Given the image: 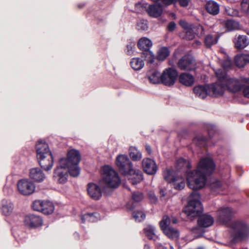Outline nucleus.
Instances as JSON below:
<instances>
[{
  "mask_svg": "<svg viewBox=\"0 0 249 249\" xmlns=\"http://www.w3.org/2000/svg\"><path fill=\"white\" fill-rule=\"evenodd\" d=\"M39 165L44 170L49 171L53 166V160L51 153H46V155L41 157L37 158Z\"/></svg>",
  "mask_w": 249,
  "mask_h": 249,
  "instance_id": "nucleus-16",
  "label": "nucleus"
},
{
  "mask_svg": "<svg viewBox=\"0 0 249 249\" xmlns=\"http://www.w3.org/2000/svg\"><path fill=\"white\" fill-rule=\"evenodd\" d=\"M132 217L137 222H141L145 218V214L142 211H134L132 213Z\"/></svg>",
  "mask_w": 249,
  "mask_h": 249,
  "instance_id": "nucleus-42",
  "label": "nucleus"
},
{
  "mask_svg": "<svg viewBox=\"0 0 249 249\" xmlns=\"http://www.w3.org/2000/svg\"><path fill=\"white\" fill-rule=\"evenodd\" d=\"M148 197L152 203H156L157 199L155 194L153 193H150L148 194Z\"/></svg>",
  "mask_w": 249,
  "mask_h": 249,
  "instance_id": "nucleus-55",
  "label": "nucleus"
},
{
  "mask_svg": "<svg viewBox=\"0 0 249 249\" xmlns=\"http://www.w3.org/2000/svg\"><path fill=\"white\" fill-rule=\"evenodd\" d=\"M30 177L37 182H41L45 178V175L39 168H33L30 170Z\"/></svg>",
  "mask_w": 249,
  "mask_h": 249,
  "instance_id": "nucleus-26",
  "label": "nucleus"
},
{
  "mask_svg": "<svg viewBox=\"0 0 249 249\" xmlns=\"http://www.w3.org/2000/svg\"><path fill=\"white\" fill-rule=\"evenodd\" d=\"M178 170L186 168L187 181L189 187L194 190L203 188L206 183L207 176L213 173L215 165L213 160L209 158L200 159L196 170L189 171L191 168L190 162L183 158H179L176 162Z\"/></svg>",
  "mask_w": 249,
  "mask_h": 249,
  "instance_id": "nucleus-1",
  "label": "nucleus"
},
{
  "mask_svg": "<svg viewBox=\"0 0 249 249\" xmlns=\"http://www.w3.org/2000/svg\"><path fill=\"white\" fill-rule=\"evenodd\" d=\"M44 201L41 200H36L35 201L32 205L33 209L36 211L41 212V210H42V205L43 204Z\"/></svg>",
  "mask_w": 249,
  "mask_h": 249,
  "instance_id": "nucleus-47",
  "label": "nucleus"
},
{
  "mask_svg": "<svg viewBox=\"0 0 249 249\" xmlns=\"http://www.w3.org/2000/svg\"><path fill=\"white\" fill-rule=\"evenodd\" d=\"M221 187V182L217 179L213 180L211 183V188L213 192H216L217 190L220 189Z\"/></svg>",
  "mask_w": 249,
  "mask_h": 249,
  "instance_id": "nucleus-46",
  "label": "nucleus"
},
{
  "mask_svg": "<svg viewBox=\"0 0 249 249\" xmlns=\"http://www.w3.org/2000/svg\"><path fill=\"white\" fill-rule=\"evenodd\" d=\"M233 211L230 207H222L216 212L217 220L221 224L227 225L231 220Z\"/></svg>",
  "mask_w": 249,
  "mask_h": 249,
  "instance_id": "nucleus-13",
  "label": "nucleus"
},
{
  "mask_svg": "<svg viewBox=\"0 0 249 249\" xmlns=\"http://www.w3.org/2000/svg\"><path fill=\"white\" fill-rule=\"evenodd\" d=\"M206 9L210 14L216 15L219 13V5L214 1H209L206 4Z\"/></svg>",
  "mask_w": 249,
  "mask_h": 249,
  "instance_id": "nucleus-31",
  "label": "nucleus"
},
{
  "mask_svg": "<svg viewBox=\"0 0 249 249\" xmlns=\"http://www.w3.org/2000/svg\"><path fill=\"white\" fill-rule=\"evenodd\" d=\"M143 171L148 175L156 173L157 167L154 160L149 158L144 159L142 161Z\"/></svg>",
  "mask_w": 249,
  "mask_h": 249,
  "instance_id": "nucleus-18",
  "label": "nucleus"
},
{
  "mask_svg": "<svg viewBox=\"0 0 249 249\" xmlns=\"http://www.w3.org/2000/svg\"><path fill=\"white\" fill-rule=\"evenodd\" d=\"M14 206L9 200L3 199L1 201L0 209L2 213L5 216H9L13 213Z\"/></svg>",
  "mask_w": 249,
  "mask_h": 249,
  "instance_id": "nucleus-27",
  "label": "nucleus"
},
{
  "mask_svg": "<svg viewBox=\"0 0 249 249\" xmlns=\"http://www.w3.org/2000/svg\"><path fill=\"white\" fill-rule=\"evenodd\" d=\"M155 230V228L152 225H148L144 228L145 235L149 239L155 241L158 238Z\"/></svg>",
  "mask_w": 249,
  "mask_h": 249,
  "instance_id": "nucleus-33",
  "label": "nucleus"
},
{
  "mask_svg": "<svg viewBox=\"0 0 249 249\" xmlns=\"http://www.w3.org/2000/svg\"><path fill=\"white\" fill-rule=\"evenodd\" d=\"M234 46L237 49H243L249 44V40L247 36L239 35L236 36L233 40Z\"/></svg>",
  "mask_w": 249,
  "mask_h": 249,
  "instance_id": "nucleus-20",
  "label": "nucleus"
},
{
  "mask_svg": "<svg viewBox=\"0 0 249 249\" xmlns=\"http://www.w3.org/2000/svg\"><path fill=\"white\" fill-rule=\"evenodd\" d=\"M179 82L182 85L187 86H192L195 82L194 76L188 73H182L178 77Z\"/></svg>",
  "mask_w": 249,
  "mask_h": 249,
  "instance_id": "nucleus-25",
  "label": "nucleus"
},
{
  "mask_svg": "<svg viewBox=\"0 0 249 249\" xmlns=\"http://www.w3.org/2000/svg\"><path fill=\"white\" fill-rule=\"evenodd\" d=\"M83 6V5H82V6H80V5H78V7H79L80 8H81Z\"/></svg>",
  "mask_w": 249,
  "mask_h": 249,
  "instance_id": "nucleus-64",
  "label": "nucleus"
},
{
  "mask_svg": "<svg viewBox=\"0 0 249 249\" xmlns=\"http://www.w3.org/2000/svg\"><path fill=\"white\" fill-rule=\"evenodd\" d=\"M224 74L225 76L224 78L225 89L232 92L239 91L243 84V80L246 78L241 77L240 79H237L229 77L225 71Z\"/></svg>",
  "mask_w": 249,
  "mask_h": 249,
  "instance_id": "nucleus-10",
  "label": "nucleus"
},
{
  "mask_svg": "<svg viewBox=\"0 0 249 249\" xmlns=\"http://www.w3.org/2000/svg\"><path fill=\"white\" fill-rule=\"evenodd\" d=\"M130 65L133 69L139 71L143 67L144 63L142 59L135 57L132 59L130 61Z\"/></svg>",
  "mask_w": 249,
  "mask_h": 249,
  "instance_id": "nucleus-36",
  "label": "nucleus"
},
{
  "mask_svg": "<svg viewBox=\"0 0 249 249\" xmlns=\"http://www.w3.org/2000/svg\"><path fill=\"white\" fill-rule=\"evenodd\" d=\"M147 77L152 84H159L161 82V74L155 70L149 71L147 73Z\"/></svg>",
  "mask_w": 249,
  "mask_h": 249,
  "instance_id": "nucleus-28",
  "label": "nucleus"
},
{
  "mask_svg": "<svg viewBox=\"0 0 249 249\" xmlns=\"http://www.w3.org/2000/svg\"><path fill=\"white\" fill-rule=\"evenodd\" d=\"M81 160L80 154L78 150L71 149L67 153L66 158H61L58 165L55 169L53 177L59 183L67 182L68 173L72 177H77L80 174L78 163Z\"/></svg>",
  "mask_w": 249,
  "mask_h": 249,
  "instance_id": "nucleus-2",
  "label": "nucleus"
},
{
  "mask_svg": "<svg viewBox=\"0 0 249 249\" xmlns=\"http://www.w3.org/2000/svg\"><path fill=\"white\" fill-rule=\"evenodd\" d=\"M146 150L149 154L151 153V149L150 146L146 145Z\"/></svg>",
  "mask_w": 249,
  "mask_h": 249,
  "instance_id": "nucleus-61",
  "label": "nucleus"
},
{
  "mask_svg": "<svg viewBox=\"0 0 249 249\" xmlns=\"http://www.w3.org/2000/svg\"><path fill=\"white\" fill-rule=\"evenodd\" d=\"M225 12L227 15L233 17L238 16L239 14L237 10L230 7L225 8Z\"/></svg>",
  "mask_w": 249,
  "mask_h": 249,
  "instance_id": "nucleus-49",
  "label": "nucleus"
},
{
  "mask_svg": "<svg viewBox=\"0 0 249 249\" xmlns=\"http://www.w3.org/2000/svg\"><path fill=\"white\" fill-rule=\"evenodd\" d=\"M144 249H150V246L148 245H145L144 247Z\"/></svg>",
  "mask_w": 249,
  "mask_h": 249,
  "instance_id": "nucleus-62",
  "label": "nucleus"
},
{
  "mask_svg": "<svg viewBox=\"0 0 249 249\" xmlns=\"http://www.w3.org/2000/svg\"><path fill=\"white\" fill-rule=\"evenodd\" d=\"M43 220L41 217L35 214H29L25 216L24 223L30 228H36L41 226Z\"/></svg>",
  "mask_w": 249,
  "mask_h": 249,
  "instance_id": "nucleus-17",
  "label": "nucleus"
},
{
  "mask_svg": "<svg viewBox=\"0 0 249 249\" xmlns=\"http://www.w3.org/2000/svg\"><path fill=\"white\" fill-rule=\"evenodd\" d=\"M151 0L154 1V0ZM154 2L157 3L159 5L157 6L156 4L150 5L146 9V11L150 16L154 18H158L160 17L162 13V7L166 6V5H162L155 1H154Z\"/></svg>",
  "mask_w": 249,
  "mask_h": 249,
  "instance_id": "nucleus-19",
  "label": "nucleus"
},
{
  "mask_svg": "<svg viewBox=\"0 0 249 249\" xmlns=\"http://www.w3.org/2000/svg\"><path fill=\"white\" fill-rule=\"evenodd\" d=\"M164 179L176 190H181L185 186L184 179L182 177H175L173 171L166 170L163 172Z\"/></svg>",
  "mask_w": 249,
  "mask_h": 249,
  "instance_id": "nucleus-7",
  "label": "nucleus"
},
{
  "mask_svg": "<svg viewBox=\"0 0 249 249\" xmlns=\"http://www.w3.org/2000/svg\"><path fill=\"white\" fill-rule=\"evenodd\" d=\"M165 191L166 190L165 189H161L160 190V195L161 197L164 196H165Z\"/></svg>",
  "mask_w": 249,
  "mask_h": 249,
  "instance_id": "nucleus-60",
  "label": "nucleus"
},
{
  "mask_svg": "<svg viewBox=\"0 0 249 249\" xmlns=\"http://www.w3.org/2000/svg\"><path fill=\"white\" fill-rule=\"evenodd\" d=\"M116 164L122 174L127 175L134 169L132 162L126 155L118 156L116 159Z\"/></svg>",
  "mask_w": 249,
  "mask_h": 249,
  "instance_id": "nucleus-8",
  "label": "nucleus"
},
{
  "mask_svg": "<svg viewBox=\"0 0 249 249\" xmlns=\"http://www.w3.org/2000/svg\"><path fill=\"white\" fill-rule=\"evenodd\" d=\"M201 45V42L198 40H195L194 42L193 43L192 45L194 48H197L200 46Z\"/></svg>",
  "mask_w": 249,
  "mask_h": 249,
  "instance_id": "nucleus-58",
  "label": "nucleus"
},
{
  "mask_svg": "<svg viewBox=\"0 0 249 249\" xmlns=\"http://www.w3.org/2000/svg\"><path fill=\"white\" fill-rule=\"evenodd\" d=\"M178 72L173 68L165 69L161 74V82L165 86L173 85L177 79Z\"/></svg>",
  "mask_w": 249,
  "mask_h": 249,
  "instance_id": "nucleus-12",
  "label": "nucleus"
},
{
  "mask_svg": "<svg viewBox=\"0 0 249 249\" xmlns=\"http://www.w3.org/2000/svg\"><path fill=\"white\" fill-rule=\"evenodd\" d=\"M128 174L132 176L128 180L129 182L132 185H136L140 183L143 179L142 173L139 169H133Z\"/></svg>",
  "mask_w": 249,
  "mask_h": 249,
  "instance_id": "nucleus-23",
  "label": "nucleus"
},
{
  "mask_svg": "<svg viewBox=\"0 0 249 249\" xmlns=\"http://www.w3.org/2000/svg\"><path fill=\"white\" fill-rule=\"evenodd\" d=\"M152 46V42L151 40L147 37H142L138 41V46L140 50L143 52L150 51L149 49Z\"/></svg>",
  "mask_w": 249,
  "mask_h": 249,
  "instance_id": "nucleus-30",
  "label": "nucleus"
},
{
  "mask_svg": "<svg viewBox=\"0 0 249 249\" xmlns=\"http://www.w3.org/2000/svg\"><path fill=\"white\" fill-rule=\"evenodd\" d=\"M135 48V44L134 43H130L128 44L126 46V53L128 55H132L134 52V49Z\"/></svg>",
  "mask_w": 249,
  "mask_h": 249,
  "instance_id": "nucleus-51",
  "label": "nucleus"
},
{
  "mask_svg": "<svg viewBox=\"0 0 249 249\" xmlns=\"http://www.w3.org/2000/svg\"><path fill=\"white\" fill-rule=\"evenodd\" d=\"M129 155L133 161H139L142 158V154L136 147L130 146L129 149Z\"/></svg>",
  "mask_w": 249,
  "mask_h": 249,
  "instance_id": "nucleus-32",
  "label": "nucleus"
},
{
  "mask_svg": "<svg viewBox=\"0 0 249 249\" xmlns=\"http://www.w3.org/2000/svg\"><path fill=\"white\" fill-rule=\"evenodd\" d=\"M197 29H198V32H200V35H204L205 30H204V27L202 26L199 25L197 26Z\"/></svg>",
  "mask_w": 249,
  "mask_h": 249,
  "instance_id": "nucleus-57",
  "label": "nucleus"
},
{
  "mask_svg": "<svg viewBox=\"0 0 249 249\" xmlns=\"http://www.w3.org/2000/svg\"><path fill=\"white\" fill-rule=\"evenodd\" d=\"M137 27L138 30H146L148 29L147 21L144 19H140L137 23Z\"/></svg>",
  "mask_w": 249,
  "mask_h": 249,
  "instance_id": "nucleus-45",
  "label": "nucleus"
},
{
  "mask_svg": "<svg viewBox=\"0 0 249 249\" xmlns=\"http://www.w3.org/2000/svg\"><path fill=\"white\" fill-rule=\"evenodd\" d=\"M197 222L200 227L207 228L213 224L214 219L211 215L205 214L199 217Z\"/></svg>",
  "mask_w": 249,
  "mask_h": 249,
  "instance_id": "nucleus-22",
  "label": "nucleus"
},
{
  "mask_svg": "<svg viewBox=\"0 0 249 249\" xmlns=\"http://www.w3.org/2000/svg\"><path fill=\"white\" fill-rule=\"evenodd\" d=\"M169 53L170 52L167 48L162 47L159 50L157 58L160 61H163L168 57Z\"/></svg>",
  "mask_w": 249,
  "mask_h": 249,
  "instance_id": "nucleus-37",
  "label": "nucleus"
},
{
  "mask_svg": "<svg viewBox=\"0 0 249 249\" xmlns=\"http://www.w3.org/2000/svg\"><path fill=\"white\" fill-rule=\"evenodd\" d=\"M170 219V223L172 222L173 224H176L178 222V220L175 217H172L171 218H169Z\"/></svg>",
  "mask_w": 249,
  "mask_h": 249,
  "instance_id": "nucleus-59",
  "label": "nucleus"
},
{
  "mask_svg": "<svg viewBox=\"0 0 249 249\" xmlns=\"http://www.w3.org/2000/svg\"><path fill=\"white\" fill-rule=\"evenodd\" d=\"M41 212L45 214H50L52 213L54 210V207L52 202L48 201H44L42 206Z\"/></svg>",
  "mask_w": 249,
  "mask_h": 249,
  "instance_id": "nucleus-34",
  "label": "nucleus"
},
{
  "mask_svg": "<svg viewBox=\"0 0 249 249\" xmlns=\"http://www.w3.org/2000/svg\"><path fill=\"white\" fill-rule=\"evenodd\" d=\"M210 133H211L210 131L209 130L208 133H209L210 137H211Z\"/></svg>",
  "mask_w": 249,
  "mask_h": 249,
  "instance_id": "nucleus-63",
  "label": "nucleus"
},
{
  "mask_svg": "<svg viewBox=\"0 0 249 249\" xmlns=\"http://www.w3.org/2000/svg\"><path fill=\"white\" fill-rule=\"evenodd\" d=\"M193 142L198 146L202 147L206 145L207 143V140L203 136L199 135L194 138Z\"/></svg>",
  "mask_w": 249,
  "mask_h": 249,
  "instance_id": "nucleus-40",
  "label": "nucleus"
},
{
  "mask_svg": "<svg viewBox=\"0 0 249 249\" xmlns=\"http://www.w3.org/2000/svg\"><path fill=\"white\" fill-rule=\"evenodd\" d=\"M243 84L242 88L243 89V93L244 95L249 98V78H246L243 80Z\"/></svg>",
  "mask_w": 249,
  "mask_h": 249,
  "instance_id": "nucleus-41",
  "label": "nucleus"
},
{
  "mask_svg": "<svg viewBox=\"0 0 249 249\" xmlns=\"http://www.w3.org/2000/svg\"><path fill=\"white\" fill-rule=\"evenodd\" d=\"M195 27L193 25L189 28L184 31L185 33V38L186 39L192 40L195 37Z\"/></svg>",
  "mask_w": 249,
  "mask_h": 249,
  "instance_id": "nucleus-44",
  "label": "nucleus"
},
{
  "mask_svg": "<svg viewBox=\"0 0 249 249\" xmlns=\"http://www.w3.org/2000/svg\"><path fill=\"white\" fill-rule=\"evenodd\" d=\"M231 235L233 242L246 239L249 235V227L242 220L233 221L231 225Z\"/></svg>",
  "mask_w": 249,
  "mask_h": 249,
  "instance_id": "nucleus-3",
  "label": "nucleus"
},
{
  "mask_svg": "<svg viewBox=\"0 0 249 249\" xmlns=\"http://www.w3.org/2000/svg\"><path fill=\"white\" fill-rule=\"evenodd\" d=\"M179 25L184 29V31L193 26V25L188 24L183 20H180Z\"/></svg>",
  "mask_w": 249,
  "mask_h": 249,
  "instance_id": "nucleus-53",
  "label": "nucleus"
},
{
  "mask_svg": "<svg viewBox=\"0 0 249 249\" xmlns=\"http://www.w3.org/2000/svg\"><path fill=\"white\" fill-rule=\"evenodd\" d=\"M241 6L242 10L245 13L249 14V0H243Z\"/></svg>",
  "mask_w": 249,
  "mask_h": 249,
  "instance_id": "nucleus-50",
  "label": "nucleus"
},
{
  "mask_svg": "<svg viewBox=\"0 0 249 249\" xmlns=\"http://www.w3.org/2000/svg\"><path fill=\"white\" fill-rule=\"evenodd\" d=\"M203 211L202 204L200 201V195L196 192H193L189 196L187 206L184 208V212L190 217L199 215Z\"/></svg>",
  "mask_w": 249,
  "mask_h": 249,
  "instance_id": "nucleus-4",
  "label": "nucleus"
},
{
  "mask_svg": "<svg viewBox=\"0 0 249 249\" xmlns=\"http://www.w3.org/2000/svg\"><path fill=\"white\" fill-rule=\"evenodd\" d=\"M102 181L108 187L115 188L119 186L121 180L118 173L109 166L103 167Z\"/></svg>",
  "mask_w": 249,
  "mask_h": 249,
  "instance_id": "nucleus-5",
  "label": "nucleus"
},
{
  "mask_svg": "<svg viewBox=\"0 0 249 249\" xmlns=\"http://www.w3.org/2000/svg\"><path fill=\"white\" fill-rule=\"evenodd\" d=\"M231 62L229 59L225 60L222 63L223 67L225 69H228L231 66Z\"/></svg>",
  "mask_w": 249,
  "mask_h": 249,
  "instance_id": "nucleus-54",
  "label": "nucleus"
},
{
  "mask_svg": "<svg viewBox=\"0 0 249 249\" xmlns=\"http://www.w3.org/2000/svg\"><path fill=\"white\" fill-rule=\"evenodd\" d=\"M37 158L43 157L46 153H51L47 143L43 141H39L36 144Z\"/></svg>",
  "mask_w": 249,
  "mask_h": 249,
  "instance_id": "nucleus-24",
  "label": "nucleus"
},
{
  "mask_svg": "<svg viewBox=\"0 0 249 249\" xmlns=\"http://www.w3.org/2000/svg\"><path fill=\"white\" fill-rule=\"evenodd\" d=\"M170 219L167 215L163 216L162 220L160 222V227L164 233L169 238L176 239L179 236L178 231L170 226Z\"/></svg>",
  "mask_w": 249,
  "mask_h": 249,
  "instance_id": "nucleus-9",
  "label": "nucleus"
},
{
  "mask_svg": "<svg viewBox=\"0 0 249 249\" xmlns=\"http://www.w3.org/2000/svg\"><path fill=\"white\" fill-rule=\"evenodd\" d=\"M234 60L237 67H243L246 64L249 63V53L238 54L235 56Z\"/></svg>",
  "mask_w": 249,
  "mask_h": 249,
  "instance_id": "nucleus-29",
  "label": "nucleus"
},
{
  "mask_svg": "<svg viewBox=\"0 0 249 249\" xmlns=\"http://www.w3.org/2000/svg\"><path fill=\"white\" fill-rule=\"evenodd\" d=\"M176 23H175V22H174V21L170 22L167 26V29L169 31L172 32L175 30V29L176 28Z\"/></svg>",
  "mask_w": 249,
  "mask_h": 249,
  "instance_id": "nucleus-56",
  "label": "nucleus"
},
{
  "mask_svg": "<svg viewBox=\"0 0 249 249\" xmlns=\"http://www.w3.org/2000/svg\"><path fill=\"white\" fill-rule=\"evenodd\" d=\"M18 191L22 195L29 196L32 194L36 189L35 184L28 179H21L17 183Z\"/></svg>",
  "mask_w": 249,
  "mask_h": 249,
  "instance_id": "nucleus-11",
  "label": "nucleus"
},
{
  "mask_svg": "<svg viewBox=\"0 0 249 249\" xmlns=\"http://www.w3.org/2000/svg\"><path fill=\"white\" fill-rule=\"evenodd\" d=\"M132 198L135 202H139L143 198V195L140 192H134L132 195Z\"/></svg>",
  "mask_w": 249,
  "mask_h": 249,
  "instance_id": "nucleus-48",
  "label": "nucleus"
},
{
  "mask_svg": "<svg viewBox=\"0 0 249 249\" xmlns=\"http://www.w3.org/2000/svg\"><path fill=\"white\" fill-rule=\"evenodd\" d=\"M87 190L89 196L94 200H100L102 196V190L96 183L92 182L88 183Z\"/></svg>",
  "mask_w": 249,
  "mask_h": 249,
  "instance_id": "nucleus-15",
  "label": "nucleus"
},
{
  "mask_svg": "<svg viewBox=\"0 0 249 249\" xmlns=\"http://www.w3.org/2000/svg\"><path fill=\"white\" fill-rule=\"evenodd\" d=\"M196 60L190 55H185L178 62V67L183 71H191L196 69Z\"/></svg>",
  "mask_w": 249,
  "mask_h": 249,
  "instance_id": "nucleus-14",
  "label": "nucleus"
},
{
  "mask_svg": "<svg viewBox=\"0 0 249 249\" xmlns=\"http://www.w3.org/2000/svg\"><path fill=\"white\" fill-rule=\"evenodd\" d=\"M99 214L97 213H88L81 216L82 222L85 223L87 221L94 222L98 220Z\"/></svg>",
  "mask_w": 249,
  "mask_h": 249,
  "instance_id": "nucleus-35",
  "label": "nucleus"
},
{
  "mask_svg": "<svg viewBox=\"0 0 249 249\" xmlns=\"http://www.w3.org/2000/svg\"><path fill=\"white\" fill-rule=\"evenodd\" d=\"M209 85H198L194 88V92L196 96L204 99L207 95H210Z\"/></svg>",
  "mask_w": 249,
  "mask_h": 249,
  "instance_id": "nucleus-21",
  "label": "nucleus"
},
{
  "mask_svg": "<svg viewBox=\"0 0 249 249\" xmlns=\"http://www.w3.org/2000/svg\"><path fill=\"white\" fill-rule=\"evenodd\" d=\"M192 231L193 233L196 234L195 235L196 237H198L200 236L202 234V229L198 227H195L193 228L192 230Z\"/></svg>",
  "mask_w": 249,
  "mask_h": 249,
  "instance_id": "nucleus-52",
  "label": "nucleus"
},
{
  "mask_svg": "<svg viewBox=\"0 0 249 249\" xmlns=\"http://www.w3.org/2000/svg\"><path fill=\"white\" fill-rule=\"evenodd\" d=\"M217 78V81L210 85H209V91L211 92V95L214 96H222L225 89L224 84V71L218 70L216 72Z\"/></svg>",
  "mask_w": 249,
  "mask_h": 249,
  "instance_id": "nucleus-6",
  "label": "nucleus"
},
{
  "mask_svg": "<svg viewBox=\"0 0 249 249\" xmlns=\"http://www.w3.org/2000/svg\"><path fill=\"white\" fill-rule=\"evenodd\" d=\"M142 56L145 58L148 63H153L154 61L155 56L151 51L142 52Z\"/></svg>",
  "mask_w": 249,
  "mask_h": 249,
  "instance_id": "nucleus-43",
  "label": "nucleus"
},
{
  "mask_svg": "<svg viewBox=\"0 0 249 249\" xmlns=\"http://www.w3.org/2000/svg\"><path fill=\"white\" fill-rule=\"evenodd\" d=\"M225 26L228 31H232L239 29V23L234 20L229 19L225 22Z\"/></svg>",
  "mask_w": 249,
  "mask_h": 249,
  "instance_id": "nucleus-38",
  "label": "nucleus"
},
{
  "mask_svg": "<svg viewBox=\"0 0 249 249\" xmlns=\"http://www.w3.org/2000/svg\"><path fill=\"white\" fill-rule=\"evenodd\" d=\"M217 41L218 37L217 36L209 35L206 36L204 40V43L207 47H210L213 45L216 44Z\"/></svg>",
  "mask_w": 249,
  "mask_h": 249,
  "instance_id": "nucleus-39",
  "label": "nucleus"
}]
</instances>
